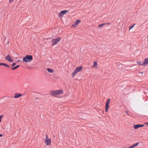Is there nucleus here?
<instances>
[{
  "mask_svg": "<svg viewBox=\"0 0 148 148\" xmlns=\"http://www.w3.org/2000/svg\"><path fill=\"white\" fill-rule=\"evenodd\" d=\"M148 64V57L146 58L144 60V62L142 63V64L143 65H145Z\"/></svg>",
  "mask_w": 148,
  "mask_h": 148,
  "instance_id": "10",
  "label": "nucleus"
},
{
  "mask_svg": "<svg viewBox=\"0 0 148 148\" xmlns=\"http://www.w3.org/2000/svg\"><path fill=\"white\" fill-rule=\"evenodd\" d=\"M140 127H141L140 124L135 125L134 126V127L135 129H137Z\"/></svg>",
  "mask_w": 148,
  "mask_h": 148,
  "instance_id": "11",
  "label": "nucleus"
},
{
  "mask_svg": "<svg viewBox=\"0 0 148 148\" xmlns=\"http://www.w3.org/2000/svg\"><path fill=\"white\" fill-rule=\"evenodd\" d=\"M82 66L78 67L77 68H76L75 69V70L77 71V72H79L82 69Z\"/></svg>",
  "mask_w": 148,
  "mask_h": 148,
  "instance_id": "12",
  "label": "nucleus"
},
{
  "mask_svg": "<svg viewBox=\"0 0 148 148\" xmlns=\"http://www.w3.org/2000/svg\"><path fill=\"white\" fill-rule=\"evenodd\" d=\"M77 71H76L75 69L71 75V76L73 77H74L75 76V75L78 73Z\"/></svg>",
  "mask_w": 148,
  "mask_h": 148,
  "instance_id": "15",
  "label": "nucleus"
},
{
  "mask_svg": "<svg viewBox=\"0 0 148 148\" xmlns=\"http://www.w3.org/2000/svg\"><path fill=\"white\" fill-rule=\"evenodd\" d=\"M13 0H9V2L10 3H11V2H13Z\"/></svg>",
  "mask_w": 148,
  "mask_h": 148,
  "instance_id": "25",
  "label": "nucleus"
},
{
  "mask_svg": "<svg viewBox=\"0 0 148 148\" xmlns=\"http://www.w3.org/2000/svg\"><path fill=\"white\" fill-rule=\"evenodd\" d=\"M3 116V115L0 116V123H1V121L2 118Z\"/></svg>",
  "mask_w": 148,
  "mask_h": 148,
  "instance_id": "22",
  "label": "nucleus"
},
{
  "mask_svg": "<svg viewBox=\"0 0 148 148\" xmlns=\"http://www.w3.org/2000/svg\"><path fill=\"white\" fill-rule=\"evenodd\" d=\"M140 73L142 74V73H143V72H140Z\"/></svg>",
  "mask_w": 148,
  "mask_h": 148,
  "instance_id": "33",
  "label": "nucleus"
},
{
  "mask_svg": "<svg viewBox=\"0 0 148 148\" xmlns=\"http://www.w3.org/2000/svg\"><path fill=\"white\" fill-rule=\"evenodd\" d=\"M108 24V25H110V23H106V24Z\"/></svg>",
  "mask_w": 148,
  "mask_h": 148,
  "instance_id": "30",
  "label": "nucleus"
},
{
  "mask_svg": "<svg viewBox=\"0 0 148 148\" xmlns=\"http://www.w3.org/2000/svg\"><path fill=\"white\" fill-rule=\"evenodd\" d=\"M145 124H146V125H148V122L145 123Z\"/></svg>",
  "mask_w": 148,
  "mask_h": 148,
  "instance_id": "27",
  "label": "nucleus"
},
{
  "mask_svg": "<svg viewBox=\"0 0 148 148\" xmlns=\"http://www.w3.org/2000/svg\"><path fill=\"white\" fill-rule=\"evenodd\" d=\"M22 96V95L19 93H15L14 95V98L15 99L21 97Z\"/></svg>",
  "mask_w": 148,
  "mask_h": 148,
  "instance_id": "9",
  "label": "nucleus"
},
{
  "mask_svg": "<svg viewBox=\"0 0 148 148\" xmlns=\"http://www.w3.org/2000/svg\"><path fill=\"white\" fill-rule=\"evenodd\" d=\"M18 62H21V60H18Z\"/></svg>",
  "mask_w": 148,
  "mask_h": 148,
  "instance_id": "29",
  "label": "nucleus"
},
{
  "mask_svg": "<svg viewBox=\"0 0 148 148\" xmlns=\"http://www.w3.org/2000/svg\"><path fill=\"white\" fill-rule=\"evenodd\" d=\"M65 14V10L61 11L59 14V17L62 18Z\"/></svg>",
  "mask_w": 148,
  "mask_h": 148,
  "instance_id": "8",
  "label": "nucleus"
},
{
  "mask_svg": "<svg viewBox=\"0 0 148 148\" xmlns=\"http://www.w3.org/2000/svg\"><path fill=\"white\" fill-rule=\"evenodd\" d=\"M97 65V62H94V65H93V67L96 66Z\"/></svg>",
  "mask_w": 148,
  "mask_h": 148,
  "instance_id": "21",
  "label": "nucleus"
},
{
  "mask_svg": "<svg viewBox=\"0 0 148 148\" xmlns=\"http://www.w3.org/2000/svg\"><path fill=\"white\" fill-rule=\"evenodd\" d=\"M16 64L15 63H13L12 64V66H14Z\"/></svg>",
  "mask_w": 148,
  "mask_h": 148,
  "instance_id": "23",
  "label": "nucleus"
},
{
  "mask_svg": "<svg viewBox=\"0 0 148 148\" xmlns=\"http://www.w3.org/2000/svg\"><path fill=\"white\" fill-rule=\"evenodd\" d=\"M68 12V10H65V13H67Z\"/></svg>",
  "mask_w": 148,
  "mask_h": 148,
  "instance_id": "28",
  "label": "nucleus"
},
{
  "mask_svg": "<svg viewBox=\"0 0 148 148\" xmlns=\"http://www.w3.org/2000/svg\"><path fill=\"white\" fill-rule=\"evenodd\" d=\"M51 140L50 138H49L48 136L46 135L45 141L47 145H50L51 144Z\"/></svg>",
  "mask_w": 148,
  "mask_h": 148,
  "instance_id": "4",
  "label": "nucleus"
},
{
  "mask_svg": "<svg viewBox=\"0 0 148 148\" xmlns=\"http://www.w3.org/2000/svg\"><path fill=\"white\" fill-rule=\"evenodd\" d=\"M105 24H106L105 23L101 24H100L99 25H98V27L101 28L103 25H105Z\"/></svg>",
  "mask_w": 148,
  "mask_h": 148,
  "instance_id": "17",
  "label": "nucleus"
},
{
  "mask_svg": "<svg viewBox=\"0 0 148 148\" xmlns=\"http://www.w3.org/2000/svg\"><path fill=\"white\" fill-rule=\"evenodd\" d=\"M141 127H142L145 126L144 125L140 124Z\"/></svg>",
  "mask_w": 148,
  "mask_h": 148,
  "instance_id": "24",
  "label": "nucleus"
},
{
  "mask_svg": "<svg viewBox=\"0 0 148 148\" xmlns=\"http://www.w3.org/2000/svg\"><path fill=\"white\" fill-rule=\"evenodd\" d=\"M137 63L138 65H143L142 64V63L140 62H137Z\"/></svg>",
  "mask_w": 148,
  "mask_h": 148,
  "instance_id": "20",
  "label": "nucleus"
},
{
  "mask_svg": "<svg viewBox=\"0 0 148 148\" xmlns=\"http://www.w3.org/2000/svg\"><path fill=\"white\" fill-rule=\"evenodd\" d=\"M47 70L48 72L50 73H53L54 71L53 69H51L49 68H47Z\"/></svg>",
  "mask_w": 148,
  "mask_h": 148,
  "instance_id": "14",
  "label": "nucleus"
},
{
  "mask_svg": "<svg viewBox=\"0 0 148 148\" xmlns=\"http://www.w3.org/2000/svg\"><path fill=\"white\" fill-rule=\"evenodd\" d=\"M2 136V135L1 134H0V137Z\"/></svg>",
  "mask_w": 148,
  "mask_h": 148,
  "instance_id": "31",
  "label": "nucleus"
},
{
  "mask_svg": "<svg viewBox=\"0 0 148 148\" xmlns=\"http://www.w3.org/2000/svg\"><path fill=\"white\" fill-rule=\"evenodd\" d=\"M61 39V38L58 37L56 39L52 40L51 42L52 43V45L54 46L57 44V43L60 41Z\"/></svg>",
  "mask_w": 148,
  "mask_h": 148,
  "instance_id": "3",
  "label": "nucleus"
},
{
  "mask_svg": "<svg viewBox=\"0 0 148 148\" xmlns=\"http://www.w3.org/2000/svg\"><path fill=\"white\" fill-rule=\"evenodd\" d=\"M50 94L53 96L60 95L64 93L63 90L62 89L51 90L50 91Z\"/></svg>",
  "mask_w": 148,
  "mask_h": 148,
  "instance_id": "1",
  "label": "nucleus"
},
{
  "mask_svg": "<svg viewBox=\"0 0 148 148\" xmlns=\"http://www.w3.org/2000/svg\"><path fill=\"white\" fill-rule=\"evenodd\" d=\"M5 59L6 60L10 62H12L13 61L12 58L9 55H8L5 57Z\"/></svg>",
  "mask_w": 148,
  "mask_h": 148,
  "instance_id": "7",
  "label": "nucleus"
},
{
  "mask_svg": "<svg viewBox=\"0 0 148 148\" xmlns=\"http://www.w3.org/2000/svg\"><path fill=\"white\" fill-rule=\"evenodd\" d=\"M81 21L80 20L77 19L73 24L72 26L74 27H76L77 25Z\"/></svg>",
  "mask_w": 148,
  "mask_h": 148,
  "instance_id": "6",
  "label": "nucleus"
},
{
  "mask_svg": "<svg viewBox=\"0 0 148 148\" xmlns=\"http://www.w3.org/2000/svg\"><path fill=\"white\" fill-rule=\"evenodd\" d=\"M125 112H126V114H128V115H129V113H128V112H127V111H125Z\"/></svg>",
  "mask_w": 148,
  "mask_h": 148,
  "instance_id": "26",
  "label": "nucleus"
},
{
  "mask_svg": "<svg viewBox=\"0 0 148 148\" xmlns=\"http://www.w3.org/2000/svg\"><path fill=\"white\" fill-rule=\"evenodd\" d=\"M33 60L32 55H27L23 58V61L26 63L29 62Z\"/></svg>",
  "mask_w": 148,
  "mask_h": 148,
  "instance_id": "2",
  "label": "nucleus"
},
{
  "mask_svg": "<svg viewBox=\"0 0 148 148\" xmlns=\"http://www.w3.org/2000/svg\"><path fill=\"white\" fill-rule=\"evenodd\" d=\"M135 25V24H134L133 25H132L131 26H130L129 27V30H130L131 29H132L134 27V26Z\"/></svg>",
  "mask_w": 148,
  "mask_h": 148,
  "instance_id": "19",
  "label": "nucleus"
},
{
  "mask_svg": "<svg viewBox=\"0 0 148 148\" xmlns=\"http://www.w3.org/2000/svg\"><path fill=\"white\" fill-rule=\"evenodd\" d=\"M110 100V99H108L107 101L106 102V110L105 111L106 112H107L109 107V103Z\"/></svg>",
  "mask_w": 148,
  "mask_h": 148,
  "instance_id": "5",
  "label": "nucleus"
},
{
  "mask_svg": "<svg viewBox=\"0 0 148 148\" xmlns=\"http://www.w3.org/2000/svg\"><path fill=\"white\" fill-rule=\"evenodd\" d=\"M138 144H139L138 142L134 144L132 146H131L130 147H127V148H133V147L137 146L138 145Z\"/></svg>",
  "mask_w": 148,
  "mask_h": 148,
  "instance_id": "13",
  "label": "nucleus"
},
{
  "mask_svg": "<svg viewBox=\"0 0 148 148\" xmlns=\"http://www.w3.org/2000/svg\"><path fill=\"white\" fill-rule=\"evenodd\" d=\"M147 37L148 38L147 41L148 42V36H147Z\"/></svg>",
  "mask_w": 148,
  "mask_h": 148,
  "instance_id": "32",
  "label": "nucleus"
},
{
  "mask_svg": "<svg viewBox=\"0 0 148 148\" xmlns=\"http://www.w3.org/2000/svg\"><path fill=\"white\" fill-rule=\"evenodd\" d=\"M19 66V65H18L17 66H15L14 67L12 68V69L13 70H14L16 69Z\"/></svg>",
  "mask_w": 148,
  "mask_h": 148,
  "instance_id": "18",
  "label": "nucleus"
},
{
  "mask_svg": "<svg viewBox=\"0 0 148 148\" xmlns=\"http://www.w3.org/2000/svg\"><path fill=\"white\" fill-rule=\"evenodd\" d=\"M0 65H3V66H6L8 67H9V66L7 64H6L5 63H0Z\"/></svg>",
  "mask_w": 148,
  "mask_h": 148,
  "instance_id": "16",
  "label": "nucleus"
}]
</instances>
